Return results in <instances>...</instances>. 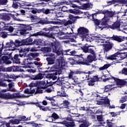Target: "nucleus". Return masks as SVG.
Here are the masks:
<instances>
[{"label":"nucleus","mask_w":127,"mask_h":127,"mask_svg":"<svg viewBox=\"0 0 127 127\" xmlns=\"http://www.w3.org/2000/svg\"><path fill=\"white\" fill-rule=\"evenodd\" d=\"M43 42H42V46H47L48 47H52L53 51L54 53H57L58 55H61L63 54V52L62 50L59 47V43L57 42H53V43H50L49 41H44L43 40Z\"/></svg>","instance_id":"nucleus-1"},{"label":"nucleus","mask_w":127,"mask_h":127,"mask_svg":"<svg viewBox=\"0 0 127 127\" xmlns=\"http://www.w3.org/2000/svg\"><path fill=\"white\" fill-rule=\"evenodd\" d=\"M30 49L29 48H22L20 51V56L23 57V58H29L32 60V58H36L39 56V53H29Z\"/></svg>","instance_id":"nucleus-2"},{"label":"nucleus","mask_w":127,"mask_h":127,"mask_svg":"<svg viewBox=\"0 0 127 127\" xmlns=\"http://www.w3.org/2000/svg\"><path fill=\"white\" fill-rule=\"evenodd\" d=\"M33 36H44L45 37H47V38H50L51 39H55V34L53 33L48 32L46 33L45 32H43L42 31H40L39 32H37L36 33H34L33 34Z\"/></svg>","instance_id":"nucleus-3"},{"label":"nucleus","mask_w":127,"mask_h":127,"mask_svg":"<svg viewBox=\"0 0 127 127\" xmlns=\"http://www.w3.org/2000/svg\"><path fill=\"white\" fill-rule=\"evenodd\" d=\"M77 33L81 38L85 39V38H88L89 36L88 34L89 30L84 27H80L77 29Z\"/></svg>","instance_id":"nucleus-4"},{"label":"nucleus","mask_w":127,"mask_h":127,"mask_svg":"<svg viewBox=\"0 0 127 127\" xmlns=\"http://www.w3.org/2000/svg\"><path fill=\"white\" fill-rule=\"evenodd\" d=\"M119 55L120 56L122 60L124 59H127V53H125L124 54H121V53L118 52L117 53H116L115 54L112 55L110 56L106 57V58L107 60H117V57H120Z\"/></svg>","instance_id":"nucleus-5"},{"label":"nucleus","mask_w":127,"mask_h":127,"mask_svg":"<svg viewBox=\"0 0 127 127\" xmlns=\"http://www.w3.org/2000/svg\"><path fill=\"white\" fill-rule=\"evenodd\" d=\"M2 52V48H0V64H6V65L8 64H11V61H9V60H10V57H7L6 56H2V55L1 53Z\"/></svg>","instance_id":"nucleus-6"},{"label":"nucleus","mask_w":127,"mask_h":127,"mask_svg":"<svg viewBox=\"0 0 127 127\" xmlns=\"http://www.w3.org/2000/svg\"><path fill=\"white\" fill-rule=\"evenodd\" d=\"M22 49V48H21L19 50V54H15L13 58L11 56H10V60L12 61L14 64H20V59L19 57L23 58V57H20V51Z\"/></svg>","instance_id":"nucleus-7"},{"label":"nucleus","mask_w":127,"mask_h":127,"mask_svg":"<svg viewBox=\"0 0 127 127\" xmlns=\"http://www.w3.org/2000/svg\"><path fill=\"white\" fill-rule=\"evenodd\" d=\"M111 83H112L114 85L116 84L118 86H125L126 85L127 86V82L124 79H121L117 77L114 78V80L113 81H110Z\"/></svg>","instance_id":"nucleus-8"},{"label":"nucleus","mask_w":127,"mask_h":127,"mask_svg":"<svg viewBox=\"0 0 127 127\" xmlns=\"http://www.w3.org/2000/svg\"><path fill=\"white\" fill-rule=\"evenodd\" d=\"M38 23L44 25V24H57V22L49 21L47 17H46L45 18L40 19V20L38 22Z\"/></svg>","instance_id":"nucleus-9"},{"label":"nucleus","mask_w":127,"mask_h":127,"mask_svg":"<svg viewBox=\"0 0 127 127\" xmlns=\"http://www.w3.org/2000/svg\"><path fill=\"white\" fill-rule=\"evenodd\" d=\"M76 57L78 58V60L76 62L77 64L78 65H86L87 66L86 59L83 58L82 54L76 55Z\"/></svg>","instance_id":"nucleus-10"},{"label":"nucleus","mask_w":127,"mask_h":127,"mask_svg":"<svg viewBox=\"0 0 127 127\" xmlns=\"http://www.w3.org/2000/svg\"><path fill=\"white\" fill-rule=\"evenodd\" d=\"M96 59V56L90 54L87 56L85 61L86 62V66H90V63H92Z\"/></svg>","instance_id":"nucleus-11"},{"label":"nucleus","mask_w":127,"mask_h":127,"mask_svg":"<svg viewBox=\"0 0 127 127\" xmlns=\"http://www.w3.org/2000/svg\"><path fill=\"white\" fill-rule=\"evenodd\" d=\"M45 56H49V57L46 58V60L47 61H48V64L49 65H52L53 64H54V61H55V59L54 58L55 56L54 54L45 55Z\"/></svg>","instance_id":"nucleus-12"},{"label":"nucleus","mask_w":127,"mask_h":127,"mask_svg":"<svg viewBox=\"0 0 127 127\" xmlns=\"http://www.w3.org/2000/svg\"><path fill=\"white\" fill-rule=\"evenodd\" d=\"M104 46V51L105 52H108L110 51L112 48H113V46H114V44L111 42H106L105 44H103Z\"/></svg>","instance_id":"nucleus-13"},{"label":"nucleus","mask_w":127,"mask_h":127,"mask_svg":"<svg viewBox=\"0 0 127 127\" xmlns=\"http://www.w3.org/2000/svg\"><path fill=\"white\" fill-rule=\"evenodd\" d=\"M52 72H57L59 73L62 74V71H61V67H60V64H55L54 65H53L51 68Z\"/></svg>","instance_id":"nucleus-14"},{"label":"nucleus","mask_w":127,"mask_h":127,"mask_svg":"<svg viewBox=\"0 0 127 127\" xmlns=\"http://www.w3.org/2000/svg\"><path fill=\"white\" fill-rule=\"evenodd\" d=\"M106 38L107 39H111V40H114L118 42H123L124 41V39L122 37L115 35H113L112 37H107Z\"/></svg>","instance_id":"nucleus-15"},{"label":"nucleus","mask_w":127,"mask_h":127,"mask_svg":"<svg viewBox=\"0 0 127 127\" xmlns=\"http://www.w3.org/2000/svg\"><path fill=\"white\" fill-rule=\"evenodd\" d=\"M100 79L98 77V76H94L93 77L90 78V80L88 81V86H93L95 85L96 82H98Z\"/></svg>","instance_id":"nucleus-16"},{"label":"nucleus","mask_w":127,"mask_h":127,"mask_svg":"<svg viewBox=\"0 0 127 127\" xmlns=\"http://www.w3.org/2000/svg\"><path fill=\"white\" fill-rule=\"evenodd\" d=\"M97 120L98 122H99L98 123L99 125H98L99 127H107V122H105L104 120H103V115H97Z\"/></svg>","instance_id":"nucleus-17"},{"label":"nucleus","mask_w":127,"mask_h":127,"mask_svg":"<svg viewBox=\"0 0 127 127\" xmlns=\"http://www.w3.org/2000/svg\"><path fill=\"white\" fill-rule=\"evenodd\" d=\"M120 27L121 23L120 21H117L114 22L112 25H108L107 28H110L111 29H113V30H115V29L120 28Z\"/></svg>","instance_id":"nucleus-18"},{"label":"nucleus","mask_w":127,"mask_h":127,"mask_svg":"<svg viewBox=\"0 0 127 127\" xmlns=\"http://www.w3.org/2000/svg\"><path fill=\"white\" fill-rule=\"evenodd\" d=\"M31 60L29 58H27L23 60V62L22 63V65H25V67L23 66V68H27V67H31L32 62H30Z\"/></svg>","instance_id":"nucleus-19"},{"label":"nucleus","mask_w":127,"mask_h":127,"mask_svg":"<svg viewBox=\"0 0 127 127\" xmlns=\"http://www.w3.org/2000/svg\"><path fill=\"white\" fill-rule=\"evenodd\" d=\"M0 99H4V100H9L12 99V94H9V93H2L0 92Z\"/></svg>","instance_id":"nucleus-20"},{"label":"nucleus","mask_w":127,"mask_h":127,"mask_svg":"<svg viewBox=\"0 0 127 127\" xmlns=\"http://www.w3.org/2000/svg\"><path fill=\"white\" fill-rule=\"evenodd\" d=\"M78 74H83V72L77 69L76 71L70 70V72L68 73V79H72L74 78V75Z\"/></svg>","instance_id":"nucleus-21"},{"label":"nucleus","mask_w":127,"mask_h":127,"mask_svg":"<svg viewBox=\"0 0 127 127\" xmlns=\"http://www.w3.org/2000/svg\"><path fill=\"white\" fill-rule=\"evenodd\" d=\"M54 72H52L50 74H49L47 75L48 78H49L50 79H52V80H56L57 78H58V76L60 75L61 73H59V72H57L56 71H53Z\"/></svg>","instance_id":"nucleus-22"},{"label":"nucleus","mask_w":127,"mask_h":127,"mask_svg":"<svg viewBox=\"0 0 127 127\" xmlns=\"http://www.w3.org/2000/svg\"><path fill=\"white\" fill-rule=\"evenodd\" d=\"M0 18L4 21H9L11 19L8 14L4 13H0Z\"/></svg>","instance_id":"nucleus-23"},{"label":"nucleus","mask_w":127,"mask_h":127,"mask_svg":"<svg viewBox=\"0 0 127 127\" xmlns=\"http://www.w3.org/2000/svg\"><path fill=\"white\" fill-rule=\"evenodd\" d=\"M62 91H58V95L60 97H63L65 98H68L69 96L68 94H66V92H65V90L64 89V86H62L61 87Z\"/></svg>","instance_id":"nucleus-24"},{"label":"nucleus","mask_w":127,"mask_h":127,"mask_svg":"<svg viewBox=\"0 0 127 127\" xmlns=\"http://www.w3.org/2000/svg\"><path fill=\"white\" fill-rule=\"evenodd\" d=\"M37 83H38L37 87L39 89H46V81L37 80Z\"/></svg>","instance_id":"nucleus-25"},{"label":"nucleus","mask_w":127,"mask_h":127,"mask_svg":"<svg viewBox=\"0 0 127 127\" xmlns=\"http://www.w3.org/2000/svg\"><path fill=\"white\" fill-rule=\"evenodd\" d=\"M22 45H24L23 40L21 41L15 40V42H13V47H19L20 46H22Z\"/></svg>","instance_id":"nucleus-26"},{"label":"nucleus","mask_w":127,"mask_h":127,"mask_svg":"<svg viewBox=\"0 0 127 127\" xmlns=\"http://www.w3.org/2000/svg\"><path fill=\"white\" fill-rule=\"evenodd\" d=\"M41 51H42V52H43L44 54H46V55H47V54L52 51V50L51 49V48L49 47H44L41 48Z\"/></svg>","instance_id":"nucleus-27"},{"label":"nucleus","mask_w":127,"mask_h":127,"mask_svg":"<svg viewBox=\"0 0 127 127\" xmlns=\"http://www.w3.org/2000/svg\"><path fill=\"white\" fill-rule=\"evenodd\" d=\"M42 78H43V76L41 73H39L37 75H32L30 76V78L32 80H41Z\"/></svg>","instance_id":"nucleus-28"},{"label":"nucleus","mask_w":127,"mask_h":127,"mask_svg":"<svg viewBox=\"0 0 127 127\" xmlns=\"http://www.w3.org/2000/svg\"><path fill=\"white\" fill-rule=\"evenodd\" d=\"M3 29L4 30H6V31H9V32L11 33V32H13L14 28H13V27L10 26V25L7 24L3 27Z\"/></svg>","instance_id":"nucleus-29"},{"label":"nucleus","mask_w":127,"mask_h":127,"mask_svg":"<svg viewBox=\"0 0 127 127\" xmlns=\"http://www.w3.org/2000/svg\"><path fill=\"white\" fill-rule=\"evenodd\" d=\"M70 102L68 100H64L63 103L60 104L61 107L64 109L69 108Z\"/></svg>","instance_id":"nucleus-30"},{"label":"nucleus","mask_w":127,"mask_h":127,"mask_svg":"<svg viewBox=\"0 0 127 127\" xmlns=\"http://www.w3.org/2000/svg\"><path fill=\"white\" fill-rule=\"evenodd\" d=\"M105 78L103 79V82H107V81H111V80H115V77L113 76V75H111L110 74H106L104 75Z\"/></svg>","instance_id":"nucleus-31"},{"label":"nucleus","mask_w":127,"mask_h":127,"mask_svg":"<svg viewBox=\"0 0 127 127\" xmlns=\"http://www.w3.org/2000/svg\"><path fill=\"white\" fill-rule=\"evenodd\" d=\"M32 66H35L37 67L38 70L41 69V67L42 66V64L41 62H38L37 61H35L33 63H32L31 67Z\"/></svg>","instance_id":"nucleus-32"},{"label":"nucleus","mask_w":127,"mask_h":127,"mask_svg":"<svg viewBox=\"0 0 127 127\" xmlns=\"http://www.w3.org/2000/svg\"><path fill=\"white\" fill-rule=\"evenodd\" d=\"M33 42V40L31 38H27L23 40L24 45H31V43Z\"/></svg>","instance_id":"nucleus-33"},{"label":"nucleus","mask_w":127,"mask_h":127,"mask_svg":"<svg viewBox=\"0 0 127 127\" xmlns=\"http://www.w3.org/2000/svg\"><path fill=\"white\" fill-rule=\"evenodd\" d=\"M115 85V84H109L104 87V92L107 93V92H110V91H112L114 88H113V86Z\"/></svg>","instance_id":"nucleus-34"},{"label":"nucleus","mask_w":127,"mask_h":127,"mask_svg":"<svg viewBox=\"0 0 127 127\" xmlns=\"http://www.w3.org/2000/svg\"><path fill=\"white\" fill-rule=\"evenodd\" d=\"M68 11L70 13H73V14H81V13H82L81 10L76 9H68Z\"/></svg>","instance_id":"nucleus-35"},{"label":"nucleus","mask_w":127,"mask_h":127,"mask_svg":"<svg viewBox=\"0 0 127 127\" xmlns=\"http://www.w3.org/2000/svg\"><path fill=\"white\" fill-rule=\"evenodd\" d=\"M62 124L63 125H65V126L66 127H75V122H66L64 124L63 123V122H62Z\"/></svg>","instance_id":"nucleus-36"},{"label":"nucleus","mask_w":127,"mask_h":127,"mask_svg":"<svg viewBox=\"0 0 127 127\" xmlns=\"http://www.w3.org/2000/svg\"><path fill=\"white\" fill-rule=\"evenodd\" d=\"M68 17H69V19H70V20L73 22V23H75V22H76V21L77 20V18H79V16H75L72 14H69Z\"/></svg>","instance_id":"nucleus-37"},{"label":"nucleus","mask_w":127,"mask_h":127,"mask_svg":"<svg viewBox=\"0 0 127 127\" xmlns=\"http://www.w3.org/2000/svg\"><path fill=\"white\" fill-rule=\"evenodd\" d=\"M109 20L107 18L104 16V18L102 19V20L100 21L101 22V25L102 26H104V25H108V22Z\"/></svg>","instance_id":"nucleus-38"},{"label":"nucleus","mask_w":127,"mask_h":127,"mask_svg":"<svg viewBox=\"0 0 127 127\" xmlns=\"http://www.w3.org/2000/svg\"><path fill=\"white\" fill-rule=\"evenodd\" d=\"M117 2H122V3H124L125 0H112L108 1V3H110V4H115V3H117Z\"/></svg>","instance_id":"nucleus-39"},{"label":"nucleus","mask_w":127,"mask_h":127,"mask_svg":"<svg viewBox=\"0 0 127 127\" xmlns=\"http://www.w3.org/2000/svg\"><path fill=\"white\" fill-rule=\"evenodd\" d=\"M20 122H21V120H19L17 119L9 120V123L12 124V125H18L19 124H20Z\"/></svg>","instance_id":"nucleus-40"},{"label":"nucleus","mask_w":127,"mask_h":127,"mask_svg":"<svg viewBox=\"0 0 127 127\" xmlns=\"http://www.w3.org/2000/svg\"><path fill=\"white\" fill-rule=\"evenodd\" d=\"M42 42H43V40L41 39H35L33 42V43L36 45H40L42 46Z\"/></svg>","instance_id":"nucleus-41"},{"label":"nucleus","mask_w":127,"mask_h":127,"mask_svg":"<svg viewBox=\"0 0 127 127\" xmlns=\"http://www.w3.org/2000/svg\"><path fill=\"white\" fill-rule=\"evenodd\" d=\"M50 118H52V121H56L60 118L58 114H57V113H56L55 112L52 114V115H51Z\"/></svg>","instance_id":"nucleus-42"},{"label":"nucleus","mask_w":127,"mask_h":127,"mask_svg":"<svg viewBox=\"0 0 127 127\" xmlns=\"http://www.w3.org/2000/svg\"><path fill=\"white\" fill-rule=\"evenodd\" d=\"M75 94H77L79 98H83V96H84V93L82 91L81 89L77 90L75 91Z\"/></svg>","instance_id":"nucleus-43"},{"label":"nucleus","mask_w":127,"mask_h":127,"mask_svg":"<svg viewBox=\"0 0 127 127\" xmlns=\"http://www.w3.org/2000/svg\"><path fill=\"white\" fill-rule=\"evenodd\" d=\"M114 11H109V10H107L105 16H107V17H113V16H114Z\"/></svg>","instance_id":"nucleus-44"},{"label":"nucleus","mask_w":127,"mask_h":127,"mask_svg":"<svg viewBox=\"0 0 127 127\" xmlns=\"http://www.w3.org/2000/svg\"><path fill=\"white\" fill-rule=\"evenodd\" d=\"M74 83L76 85H79L81 82H80V80L77 76H74V77L72 79Z\"/></svg>","instance_id":"nucleus-45"},{"label":"nucleus","mask_w":127,"mask_h":127,"mask_svg":"<svg viewBox=\"0 0 127 127\" xmlns=\"http://www.w3.org/2000/svg\"><path fill=\"white\" fill-rule=\"evenodd\" d=\"M119 74H122V75H126L127 76V68L124 67L121 71L119 72Z\"/></svg>","instance_id":"nucleus-46"},{"label":"nucleus","mask_w":127,"mask_h":127,"mask_svg":"<svg viewBox=\"0 0 127 127\" xmlns=\"http://www.w3.org/2000/svg\"><path fill=\"white\" fill-rule=\"evenodd\" d=\"M89 47H91V46H84L81 47V49L82 50L83 52L84 53H88V51H89Z\"/></svg>","instance_id":"nucleus-47"},{"label":"nucleus","mask_w":127,"mask_h":127,"mask_svg":"<svg viewBox=\"0 0 127 127\" xmlns=\"http://www.w3.org/2000/svg\"><path fill=\"white\" fill-rule=\"evenodd\" d=\"M24 71L23 69L20 68L19 66H14V72H23Z\"/></svg>","instance_id":"nucleus-48"},{"label":"nucleus","mask_w":127,"mask_h":127,"mask_svg":"<svg viewBox=\"0 0 127 127\" xmlns=\"http://www.w3.org/2000/svg\"><path fill=\"white\" fill-rule=\"evenodd\" d=\"M59 10H61L64 12H65L68 10L66 6H60L59 7Z\"/></svg>","instance_id":"nucleus-49"},{"label":"nucleus","mask_w":127,"mask_h":127,"mask_svg":"<svg viewBox=\"0 0 127 127\" xmlns=\"http://www.w3.org/2000/svg\"><path fill=\"white\" fill-rule=\"evenodd\" d=\"M12 95V99H15V98H21V95L20 93H13Z\"/></svg>","instance_id":"nucleus-50"},{"label":"nucleus","mask_w":127,"mask_h":127,"mask_svg":"<svg viewBox=\"0 0 127 127\" xmlns=\"http://www.w3.org/2000/svg\"><path fill=\"white\" fill-rule=\"evenodd\" d=\"M38 86V83L37 82V80L35 81V82L32 81L29 84V86L30 88H32V87H37Z\"/></svg>","instance_id":"nucleus-51"},{"label":"nucleus","mask_w":127,"mask_h":127,"mask_svg":"<svg viewBox=\"0 0 127 127\" xmlns=\"http://www.w3.org/2000/svg\"><path fill=\"white\" fill-rule=\"evenodd\" d=\"M110 66L111 65H110V64H105L103 66L100 67L99 68V70L100 71H103V70H106V69H108V68H109V67H110Z\"/></svg>","instance_id":"nucleus-52"},{"label":"nucleus","mask_w":127,"mask_h":127,"mask_svg":"<svg viewBox=\"0 0 127 127\" xmlns=\"http://www.w3.org/2000/svg\"><path fill=\"white\" fill-rule=\"evenodd\" d=\"M110 114L111 115L112 117H117V116H120L121 115V112H117L115 113L114 112H110Z\"/></svg>","instance_id":"nucleus-53"},{"label":"nucleus","mask_w":127,"mask_h":127,"mask_svg":"<svg viewBox=\"0 0 127 127\" xmlns=\"http://www.w3.org/2000/svg\"><path fill=\"white\" fill-rule=\"evenodd\" d=\"M92 73L93 72L92 71H88L87 73L88 74V75H87L86 74H84L83 75V78H84L85 80H90V74H92Z\"/></svg>","instance_id":"nucleus-54"},{"label":"nucleus","mask_w":127,"mask_h":127,"mask_svg":"<svg viewBox=\"0 0 127 127\" xmlns=\"http://www.w3.org/2000/svg\"><path fill=\"white\" fill-rule=\"evenodd\" d=\"M8 2V0H0V5H6Z\"/></svg>","instance_id":"nucleus-55"},{"label":"nucleus","mask_w":127,"mask_h":127,"mask_svg":"<svg viewBox=\"0 0 127 127\" xmlns=\"http://www.w3.org/2000/svg\"><path fill=\"white\" fill-rule=\"evenodd\" d=\"M40 89L42 88H39L38 87H37V89L35 92V95H37V94H42L43 93V90Z\"/></svg>","instance_id":"nucleus-56"},{"label":"nucleus","mask_w":127,"mask_h":127,"mask_svg":"<svg viewBox=\"0 0 127 127\" xmlns=\"http://www.w3.org/2000/svg\"><path fill=\"white\" fill-rule=\"evenodd\" d=\"M90 126V124L88 122L82 123L79 125V127H88Z\"/></svg>","instance_id":"nucleus-57"},{"label":"nucleus","mask_w":127,"mask_h":127,"mask_svg":"<svg viewBox=\"0 0 127 127\" xmlns=\"http://www.w3.org/2000/svg\"><path fill=\"white\" fill-rule=\"evenodd\" d=\"M88 53H90V54H92V55L96 56V53H95V51L93 48H88Z\"/></svg>","instance_id":"nucleus-58"},{"label":"nucleus","mask_w":127,"mask_h":127,"mask_svg":"<svg viewBox=\"0 0 127 127\" xmlns=\"http://www.w3.org/2000/svg\"><path fill=\"white\" fill-rule=\"evenodd\" d=\"M40 110H42V111H43V112H47V111H49V107H44L43 106H41L40 108Z\"/></svg>","instance_id":"nucleus-59"},{"label":"nucleus","mask_w":127,"mask_h":127,"mask_svg":"<svg viewBox=\"0 0 127 127\" xmlns=\"http://www.w3.org/2000/svg\"><path fill=\"white\" fill-rule=\"evenodd\" d=\"M102 103L103 105H108V106H110V99L108 98L105 99Z\"/></svg>","instance_id":"nucleus-60"},{"label":"nucleus","mask_w":127,"mask_h":127,"mask_svg":"<svg viewBox=\"0 0 127 127\" xmlns=\"http://www.w3.org/2000/svg\"><path fill=\"white\" fill-rule=\"evenodd\" d=\"M93 20L94 21V23L96 26H99L101 24V20H98L97 19H93Z\"/></svg>","instance_id":"nucleus-61"},{"label":"nucleus","mask_w":127,"mask_h":127,"mask_svg":"<svg viewBox=\"0 0 127 127\" xmlns=\"http://www.w3.org/2000/svg\"><path fill=\"white\" fill-rule=\"evenodd\" d=\"M82 7L84 8V9H87V8H89L91 7V4L90 3H84L82 5Z\"/></svg>","instance_id":"nucleus-62"},{"label":"nucleus","mask_w":127,"mask_h":127,"mask_svg":"<svg viewBox=\"0 0 127 127\" xmlns=\"http://www.w3.org/2000/svg\"><path fill=\"white\" fill-rule=\"evenodd\" d=\"M18 2H13V4H12V7L13 8H15V9H17V8H18Z\"/></svg>","instance_id":"nucleus-63"},{"label":"nucleus","mask_w":127,"mask_h":127,"mask_svg":"<svg viewBox=\"0 0 127 127\" xmlns=\"http://www.w3.org/2000/svg\"><path fill=\"white\" fill-rule=\"evenodd\" d=\"M13 46V42L12 41L10 42H7L6 43V47H12Z\"/></svg>","instance_id":"nucleus-64"}]
</instances>
